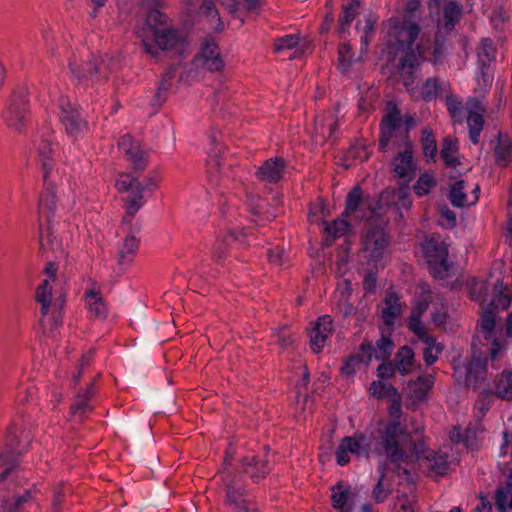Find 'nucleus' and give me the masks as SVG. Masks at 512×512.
Wrapping results in <instances>:
<instances>
[{"mask_svg":"<svg viewBox=\"0 0 512 512\" xmlns=\"http://www.w3.org/2000/svg\"><path fill=\"white\" fill-rule=\"evenodd\" d=\"M404 428L397 421L379 422L365 432L344 437L336 450V461L340 466L349 463V453L357 458L385 457L393 464L408 460L409 455L401 445Z\"/></svg>","mask_w":512,"mask_h":512,"instance_id":"1","label":"nucleus"},{"mask_svg":"<svg viewBox=\"0 0 512 512\" xmlns=\"http://www.w3.org/2000/svg\"><path fill=\"white\" fill-rule=\"evenodd\" d=\"M31 439L17 425L9 427L5 440L6 451L0 453V465L6 466L0 474V490L10 491V487L21 485L23 471L16 466L15 456L26 451Z\"/></svg>","mask_w":512,"mask_h":512,"instance_id":"2","label":"nucleus"},{"mask_svg":"<svg viewBox=\"0 0 512 512\" xmlns=\"http://www.w3.org/2000/svg\"><path fill=\"white\" fill-rule=\"evenodd\" d=\"M423 61V52L409 53L407 57H402L398 64L403 85L411 97L418 101L420 99L430 102L441 92L442 84L436 77L426 79L420 90L413 86L414 70Z\"/></svg>","mask_w":512,"mask_h":512,"instance_id":"3","label":"nucleus"},{"mask_svg":"<svg viewBox=\"0 0 512 512\" xmlns=\"http://www.w3.org/2000/svg\"><path fill=\"white\" fill-rule=\"evenodd\" d=\"M420 33V27L418 24L402 20L394 21L391 23L388 29V42L389 45L394 47L396 51H403L407 57L409 53L423 52V60L425 59L426 46L423 42H420L413 47L414 42L418 38Z\"/></svg>","mask_w":512,"mask_h":512,"instance_id":"4","label":"nucleus"},{"mask_svg":"<svg viewBox=\"0 0 512 512\" xmlns=\"http://www.w3.org/2000/svg\"><path fill=\"white\" fill-rule=\"evenodd\" d=\"M69 68L75 84L83 88L105 81L111 72L110 59L107 56L90 55L89 60L82 66H79L75 60H71Z\"/></svg>","mask_w":512,"mask_h":512,"instance_id":"5","label":"nucleus"},{"mask_svg":"<svg viewBox=\"0 0 512 512\" xmlns=\"http://www.w3.org/2000/svg\"><path fill=\"white\" fill-rule=\"evenodd\" d=\"M469 293L472 299L480 301L482 305L492 308L506 310L512 301V295L501 280L493 284L492 292L489 293L488 282L473 279L469 284Z\"/></svg>","mask_w":512,"mask_h":512,"instance_id":"6","label":"nucleus"},{"mask_svg":"<svg viewBox=\"0 0 512 512\" xmlns=\"http://www.w3.org/2000/svg\"><path fill=\"white\" fill-rule=\"evenodd\" d=\"M225 487V503L234 512H258V508L250 498L241 476L230 472H223Z\"/></svg>","mask_w":512,"mask_h":512,"instance_id":"7","label":"nucleus"},{"mask_svg":"<svg viewBox=\"0 0 512 512\" xmlns=\"http://www.w3.org/2000/svg\"><path fill=\"white\" fill-rule=\"evenodd\" d=\"M116 188L120 192L129 193L126 197V213L123 216L122 224L128 225L132 222L135 214L145 204L143 184L129 174L121 175L116 181Z\"/></svg>","mask_w":512,"mask_h":512,"instance_id":"8","label":"nucleus"},{"mask_svg":"<svg viewBox=\"0 0 512 512\" xmlns=\"http://www.w3.org/2000/svg\"><path fill=\"white\" fill-rule=\"evenodd\" d=\"M30 110L27 95L23 91H14L2 112L6 126L15 132H22L29 120Z\"/></svg>","mask_w":512,"mask_h":512,"instance_id":"9","label":"nucleus"},{"mask_svg":"<svg viewBox=\"0 0 512 512\" xmlns=\"http://www.w3.org/2000/svg\"><path fill=\"white\" fill-rule=\"evenodd\" d=\"M59 108L60 121L68 135L78 137L88 129V122L80 107L72 104L67 97L59 98Z\"/></svg>","mask_w":512,"mask_h":512,"instance_id":"10","label":"nucleus"},{"mask_svg":"<svg viewBox=\"0 0 512 512\" xmlns=\"http://www.w3.org/2000/svg\"><path fill=\"white\" fill-rule=\"evenodd\" d=\"M47 163L44 164V191L39 199V215L44 218L47 224H53L55 218H61L60 209L57 206L56 195L54 187L56 184V178L58 176L51 177Z\"/></svg>","mask_w":512,"mask_h":512,"instance_id":"11","label":"nucleus"},{"mask_svg":"<svg viewBox=\"0 0 512 512\" xmlns=\"http://www.w3.org/2000/svg\"><path fill=\"white\" fill-rule=\"evenodd\" d=\"M425 255L433 277L444 279L448 277L451 265L448 262V249L445 243L434 240L425 244Z\"/></svg>","mask_w":512,"mask_h":512,"instance_id":"12","label":"nucleus"},{"mask_svg":"<svg viewBox=\"0 0 512 512\" xmlns=\"http://www.w3.org/2000/svg\"><path fill=\"white\" fill-rule=\"evenodd\" d=\"M35 487L0 498V512H34L39 509Z\"/></svg>","mask_w":512,"mask_h":512,"instance_id":"13","label":"nucleus"},{"mask_svg":"<svg viewBox=\"0 0 512 512\" xmlns=\"http://www.w3.org/2000/svg\"><path fill=\"white\" fill-rule=\"evenodd\" d=\"M119 148L127 157L134 172L140 173L146 169L149 162V153L130 135H124L120 138Z\"/></svg>","mask_w":512,"mask_h":512,"instance_id":"14","label":"nucleus"},{"mask_svg":"<svg viewBox=\"0 0 512 512\" xmlns=\"http://www.w3.org/2000/svg\"><path fill=\"white\" fill-rule=\"evenodd\" d=\"M402 117L396 105H389V111L380 123L379 149L386 152L394 132L401 126Z\"/></svg>","mask_w":512,"mask_h":512,"instance_id":"15","label":"nucleus"},{"mask_svg":"<svg viewBox=\"0 0 512 512\" xmlns=\"http://www.w3.org/2000/svg\"><path fill=\"white\" fill-rule=\"evenodd\" d=\"M196 66L211 72L221 71L224 67V61L221 57L218 45L211 41H206L199 54L195 56Z\"/></svg>","mask_w":512,"mask_h":512,"instance_id":"16","label":"nucleus"},{"mask_svg":"<svg viewBox=\"0 0 512 512\" xmlns=\"http://www.w3.org/2000/svg\"><path fill=\"white\" fill-rule=\"evenodd\" d=\"M138 232L139 228H131L118 246L117 262L121 272H124L131 265L136 256L139 246V239L136 236Z\"/></svg>","mask_w":512,"mask_h":512,"instance_id":"17","label":"nucleus"},{"mask_svg":"<svg viewBox=\"0 0 512 512\" xmlns=\"http://www.w3.org/2000/svg\"><path fill=\"white\" fill-rule=\"evenodd\" d=\"M286 167L287 162L283 158H270L258 167L255 175L261 182L275 184L283 178Z\"/></svg>","mask_w":512,"mask_h":512,"instance_id":"18","label":"nucleus"},{"mask_svg":"<svg viewBox=\"0 0 512 512\" xmlns=\"http://www.w3.org/2000/svg\"><path fill=\"white\" fill-rule=\"evenodd\" d=\"M393 166V171L397 177L406 181L415 177L416 167L413 162V150L410 142L405 143L404 151L399 152L394 157Z\"/></svg>","mask_w":512,"mask_h":512,"instance_id":"19","label":"nucleus"},{"mask_svg":"<svg viewBox=\"0 0 512 512\" xmlns=\"http://www.w3.org/2000/svg\"><path fill=\"white\" fill-rule=\"evenodd\" d=\"M332 331L333 323L329 315H323L317 319L309 334L311 349L315 353H319L323 349Z\"/></svg>","mask_w":512,"mask_h":512,"instance_id":"20","label":"nucleus"},{"mask_svg":"<svg viewBox=\"0 0 512 512\" xmlns=\"http://www.w3.org/2000/svg\"><path fill=\"white\" fill-rule=\"evenodd\" d=\"M388 244L387 235L380 230H370L364 238V250L369 252L371 260L375 263L383 258Z\"/></svg>","mask_w":512,"mask_h":512,"instance_id":"21","label":"nucleus"},{"mask_svg":"<svg viewBox=\"0 0 512 512\" xmlns=\"http://www.w3.org/2000/svg\"><path fill=\"white\" fill-rule=\"evenodd\" d=\"M241 469L253 482L265 478L271 471L269 461L257 455H247L241 459Z\"/></svg>","mask_w":512,"mask_h":512,"instance_id":"22","label":"nucleus"},{"mask_svg":"<svg viewBox=\"0 0 512 512\" xmlns=\"http://www.w3.org/2000/svg\"><path fill=\"white\" fill-rule=\"evenodd\" d=\"M39 244L41 254L47 259L59 258L65 253L62 242L55 235L53 224H47L46 230L41 231Z\"/></svg>","mask_w":512,"mask_h":512,"instance_id":"23","label":"nucleus"},{"mask_svg":"<svg viewBox=\"0 0 512 512\" xmlns=\"http://www.w3.org/2000/svg\"><path fill=\"white\" fill-rule=\"evenodd\" d=\"M220 4L227 9V11L231 14L237 12L238 9V1L237 0H218ZM200 12L211 19L214 23V29L217 31H221L224 28V24L219 17V12L215 6L214 0H203V3L200 7Z\"/></svg>","mask_w":512,"mask_h":512,"instance_id":"24","label":"nucleus"},{"mask_svg":"<svg viewBox=\"0 0 512 512\" xmlns=\"http://www.w3.org/2000/svg\"><path fill=\"white\" fill-rule=\"evenodd\" d=\"M51 295H52V287L48 279H45L41 282V284L37 287L35 293V300L41 305V314L42 316H46L52 308L53 314L55 315V324L58 321H61L60 314L62 309V304L54 303L51 305Z\"/></svg>","mask_w":512,"mask_h":512,"instance_id":"25","label":"nucleus"},{"mask_svg":"<svg viewBox=\"0 0 512 512\" xmlns=\"http://www.w3.org/2000/svg\"><path fill=\"white\" fill-rule=\"evenodd\" d=\"M495 162L498 166L505 167L512 159V140L507 134L498 132L491 141Z\"/></svg>","mask_w":512,"mask_h":512,"instance_id":"26","label":"nucleus"},{"mask_svg":"<svg viewBox=\"0 0 512 512\" xmlns=\"http://www.w3.org/2000/svg\"><path fill=\"white\" fill-rule=\"evenodd\" d=\"M462 7L455 1H449L442 8V17L438 20V29L445 33L451 32L460 21Z\"/></svg>","mask_w":512,"mask_h":512,"instance_id":"27","label":"nucleus"},{"mask_svg":"<svg viewBox=\"0 0 512 512\" xmlns=\"http://www.w3.org/2000/svg\"><path fill=\"white\" fill-rule=\"evenodd\" d=\"M487 359L477 355L476 351L473 352L472 358L469 363L464 367L465 379L464 383L467 386H475L486 373Z\"/></svg>","mask_w":512,"mask_h":512,"instance_id":"28","label":"nucleus"},{"mask_svg":"<svg viewBox=\"0 0 512 512\" xmlns=\"http://www.w3.org/2000/svg\"><path fill=\"white\" fill-rule=\"evenodd\" d=\"M153 37L160 50H173L181 43V37L174 29L166 27H153Z\"/></svg>","mask_w":512,"mask_h":512,"instance_id":"29","label":"nucleus"},{"mask_svg":"<svg viewBox=\"0 0 512 512\" xmlns=\"http://www.w3.org/2000/svg\"><path fill=\"white\" fill-rule=\"evenodd\" d=\"M359 9V0H348L342 5V12L338 16V33L342 38H344L345 34L349 30L351 23L359 14Z\"/></svg>","mask_w":512,"mask_h":512,"instance_id":"30","label":"nucleus"},{"mask_svg":"<svg viewBox=\"0 0 512 512\" xmlns=\"http://www.w3.org/2000/svg\"><path fill=\"white\" fill-rule=\"evenodd\" d=\"M245 245V235L234 230L229 231L222 239L218 240L213 249V258L220 261L224 258L227 247Z\"/></svg>","mask_w":512,"mask_h":512,"instance_id":"31","label":"nucleus"},{"mask_svg":"<svg viewBox=\"0 0 512 512\" xmlns=\"http://www.w3.org/2000/svg\"><path fill=\"white\" fill-rule=\"evenodd\" d=\"M401 314V303L396 292L389 290L384 299V307L382 308L381 317L383 322L391 326Z\"/></svg>","mask_w":512,"mask_h":512,"instance_id":"32","label":"nucleus"},{"mask_svg":"<svg viewBox=\"0 0 512 512\" xmlns=\"http://www.w3.org/2000/svg\"><path fill=\"white\" fill-rule=\"evenodd\" d=\"M434 382V377L431 374L420 375L416 380L409 381L407 385L409 397L417 401L423 400L434 385Z\"/></svg>","mask_w":512,"mask_h":512,"instance_id":"33","label":"nucleus"},{"mask_svg":"<svg viewBox=\"0 0 512 512\" xmlns=\"http://www.w3.org/2000/svg\"><path fill=\"white\" fill-rule=\"evenodd\" d=\"M478 110H469L467 116V125L469 128V138L473 144H477L484 125L483 109L476 103Z\"/></svg>","mask_w":512,"mask_h":512,"instance_id":"34","label":"nucleus"},{"mask_svg":"<svg viewBox=\"0 0 512 512\" xmlns=\"http://www.w3.org/2000/svg\"><path fill=\"white\" fill-rule=\"evenodd\" d=\"M85 295L90 315L95 318H104L107 314V307L100 292L91 289Z\"/></svg>","mask_w":512,"mask_h":512,"instance_id":"35","label":"nucleus"},{"mask_svg":"<svg viewBox=\"0 0 512 512\" xmlns=\"http://www.w3.org/2000/svg\"><path fill=\"white\" fill-rule=\"evenodd\" d=\"M395 191H383L380 193L377 199H365V205L371 211L372 215L380 217L385 212V206L395 204V201L391 199V195H394Z\"/></svg>","mask_w":512,"mask_h":512,"instance_id":"36","label":"nucleus"},{"mask_svg":"<svg viewBox=\"0 0 512 512\" xmlns=\"http://www.w3.org/2000/svg\"><path fill=\"white\" fill-rule=\"evenodd\" d=\"M414 365V352L412 348L405 345L402 346L395 357V366L397 368V371L400 372L402 375L409 374Z\"/></svg>","mask_w":512,"mask_h":512,"instance_id":"37","label":"nucleus"},{"mask_svg":"<svg viewBox=\"0 0 512 512\" xmlns=\"http://www.w3.org/2000/svg\"><path fill=\"white\" fill-rule=\"evenodd\" d=\"M92 411L93 406L91 404V399L78 393L70 408V414L72 419L74 421L81 422Z\"/></svg>","mask_w":512,"mask_h":512,"instance_id":"38","label":"nucleus"},{"mask_svg":"<svg viewBox=\"0 0 512 512\" xmlns=\"http://www.w3.org/2000/svg\"><path fill=\"white\" fill-rule=\"evenodd\" d=\"M457 151L458 145L456 140L449 137L443 140L440 156L447 167L455 168L460 164L459 159L455 156Z\"/></svg>","mask_w":512,"mask_h":512,"instance_id":"39","label":"nucleus"},{"mask_svg":"<svg viewBox=\"0 0 512 512\" xmlns=\"http://www.w3.org/2000/svg\"><path fill=\"white\" fill-rule=\"evenodd\" d=\"M174 78V72L168 71L164 74L161 81L158 84L155 95L152 99V105L160 107L168 97V92L172 86V81Z\"/></svg>","mask_w":512,"mask_h":512,"instance_id":"40","label":"nucleus"},{"mask_svg":"<svg viewBox=\"0 0 512 512\" xmlns=\"http://www.w3.org/2000/svg\"><path fill=\"white\" fill-rule=\"evenodd\" d=\"M332 491L331 501L333 508L340 512H352V506L347 503L349 490L344 489V486L341 483H338L333 487Z\"/></svg>","mask_w":512,"mask_h":512,"instance_id":"41","label":"nucleus"},{"mask_svg":"<svg viewBox=\"0 0 512 512\" xmlns=\"http://www.w3.org/2000/svg\"><path fill=\"white\" fill-rule=\"evenodd\" d=\"M38 151H39V157H40V161H41L42 171L44 172V164L47 163L51 177L59 176L58 170L54 171V168H53V159H52L51 155L53 154L54 150H53V144H52L51 140L42 139L41 142L39 143Z\"/></svg>","mask_w":512,"mask_h":512,"instance_id":"42","label":"nucleus"},{"mask_svg":"<svg viewBox=\"0 0 512 512\" xmlns=\"http://www.w3.org/2000/svg\"><path fill=\"white\" fill-rule=\"evenodd\" d=\"M495 506L498 512H509L512 510V487L506 485L498 487L495 491Z\"/></svg>","mask_w":512,"mask_h":512,"instance_id":"43","label":"nucleus"},{"mask_svg":"<svg viewBox=\"0 0 512 512\" xmlns=\"http://www.w3.org/2000/svg\"><path fill=\"white\" fill-rule=\"evenodd\" d=\"M478 64H492L496 59V49L493 41L484 38L480 41L477 48Z\"/></svg>","mask_w":512,"mask_h":512,"instance_id":"44","label":"nucleus"},{"mask_svg":"<svg viewBox=\"0 0 512 512\" xmlns=\"http://www.w3.org/2000/svg\"><path fill=\"white\" fill-rule=\"evenodd\" d=\"M421 145L423 154L427 161H435V157L437 154V143L433 131L431 129L425 128L422 130Z\"/></svg>","mask_w":512,"mask_h":512,"instance_id":"45","label":"nucleus"},{"mask_svg":"<svg viewBox=\"0 0 512 512\" xmlns=\"http://www.w3.org/2000/svg\"><path fill=\"white\" fill-rule=\"evenodd\" d=\"M361 204L365 205V199L361 187L357 185L346 196L345 211L342 216H348L357 211Z\"/></svg>","mask_w":512,"mask_h":512,"instance_id":"46","label":"nucleus"},{"mask_svg":"<svg viewBox=\"0 0 512 512\" xmlns=\"http://www.w3.org/2000/svg\"><path fill=\"white\" fill-rule=\"evenodd\" d=\"M496 394L502 399H512V371L503 372L495 384Z\"/></svg>","mask_w":512,"mask_h":512,"instance_id":"47","label":"nucleus"},{"mask_svg":"<svg viewBox=\"0 0 512 512\" xmlns=\"http://www.w3.org/2000/svg\"><path fill=\"white\" fill-rule=\"evenodd\" d=\"M72 490L70 485L65 483H59L53 488L52 496V512H61L64 505V498L66 495L71 494Z\"/></svg>","mask_w":512,"mask_h":512,"instance_id":"48","label":"nucleus"},{"mask_svg":"<svg viewBox=\"0 0 512 512\" xmlns=\"http://www.w3.org/2000/svg\"><path fill=\"white\" fill-rule=\"evenodd\" d=\"M437 182L434 176L430 173H423L419 176L418 180L413 186V189L417 196L423 197L431 191L432 188L436 186Z\"/></svg>","mask_w":512,"mask_h":512,"instance_id":"49","label":"nucleus"},{"mask_svg":"<svg viewBox=\"0 0 512 512\" xmlns=\"http://www.w3.org/2000/svg\"><path fill=\"white\" fill-rule=\"evenodd\" d=\"M430 339L432 341H422L426 344V348L424 349L423 355L424 360L427 365L434 364L438 358L439 355L442 353L444 347L441 343H438L436 339L432 336H430Z\"/></svg>","mask_w":512,"mask_h":512,"instance_id":"50","label":"nucleus"},{"mask_svg":"<svg viewBox=\"0 0 512 512\" xmlns=\"http://www.w3.org/2000/svg\"><path fill=\"white\" fill-rule=\"evenodd\" d=\"M425 458L429 461V469L437 475H443L448 469L447 456L429 451Z\"/></svg>","mask_w":512,"mask_h":512,"instance_id":"51","label":"nucleus"},{"mask_svg":"<svg viewBox=\"0 0 512 512\" xmlns=\"http://www.w3.org/2000/svg\"><path fill=\"white\" fill-rule=\"evenodd\" d=\"M374 358L378 360L388 359L394 348L393 341L389 337L382 336L377 340L376 346L374 347Z\"/></svg>","mask_w":512,"mask_h":512,"instance_id":"52","label":"nucleus"},{"mask_svg":"<svg viewBox=\"0 0 512 512\" xmlns=\"http://www.w3.org/2000/svg\"><path fill=\"white\" fill-rule=\"evenodd\" d=\"M449 199L451 204L458 208L464 207L467 204L463 180L456 181L451 186Z\"/></svg>","mask_w":512,"mask_h":512,"instance_id":"53","label":"nucleus"},{"mask_svg":"<svg viewBox=\"0 0 512 512\" xmlns=\"http://www.w3.org/2000/svg\"><path fill=\"white\" fill-rule=\"evenodd\" d=\"M343 217L325 223V231L333 239L343 236L348 230L349 224Z\"/></svg>","mask_w":512,"mask_h":512,"instance_id":"54","label":"nucleus"},{"mask_svg":"<svg viewBox=\"0 0 512 512\" xmlns=\"http://www.w3.org/2000/svg\"><path fill=\"white\" fill-rule=\"evenodd\" d=\"M353 63V55L351 46L348 43H343L338 49V65L344 72L348 71Z\"/></svg>","mask_w":512,"mask_h":512,"instance_id":"55","label":"nucleus"},{"mask_svg":"<svg viewBox=\"0 0 512 512\" xmlns=\"http://www.w3.org/2000/svg\"><path fill=\"white\" fill-rule=\"evenodd\" d=\"M499 308H492L486 306L485 313L482 316L481 327L487 333L485 339L490 340L492 338V333L495 328V316L494 311Z\"/></svg>","mask_w":512,"mask_h":512,"instance_id":"56","label":"nucleus"},{"mask_svg":"<svg viewBox=\"0 0 512 512\" xmlns=\"http://www.w3.org/2000/svg\"><path fill=\"white\" fill-rule=\"evenodd\" d=\"M408 328L417 335L420 341H432L430 335H428L423 327L421 317L417 315H410L408 322Z\"/></svg>","mask_w":512,"mask_h":512,"instance_id":"57","label":"nucleus"},{"mask_svg":"<svg viewBox=\"0 0 512 512\" xmlns=\"http://www.w3.org/2000/svg\"><path fill=\"white\" fill-rule=\"evenodd\" d=\"M370 391L373 396L378 398L390 397L396 393V389L391 384L382 381L372 382Z\"/></svg>","mask_w":512,"mask_h":512,"instance_id":"58","label":"nucleus"},{"mask_svg":"<svg viewBox=\"0 0 512 512\" xmlns=\"http://www.w3.org/2000/svg\"><path fill=\"white\" fill-rule=\"evenodd\" d=\"M446 106H447V110H448L449 114L451 115V117L453 118V120L460 122L463 117L462 102L454 96H449L446 99Z\"/></svg>","mask_w":512,"mask_h":512,"instance_id":"59","label":"nucleus"},{"mask_svg":"<svg viewBox=\"0 0 512 512\" xmlns=\"http://www.w3.org/2000/svg\"><path fill=\"white\" fill-rule=\"evenodd\" d=\"M477 81L480 86L489 87L493 81L491 64H478Z\"/></svg>","mask_w":512,"mask_h":512,"instance_id":"60","label":"nucleus"},{"mask_svg":"<svg viewBox=\"0 0 512 512\" xmlns=\"http://www.w3.org/2000/svg\"><path fill=\"white\" fill-rule=\"evenodd\" d=\"M299 42L298 36L294 34H289L284 37H281L275 42V51L280 52L285 49H292L297 46Z\"/></svg>","mask_w":512,"mask_h":512,"instance_id":"61","label":"nucleus"},{"mask_svg":"<svg viewBox=\"0 0 512 512\" xmlns=\"http://www.w3.org/2000/svg\"><path fill=\"white\" fill-rule=\"evenodd\" d=\"M354 356L359 357V363H364L368 365L372 358H374V348L373 346L368 342H363L360 345V350L357 354H354Z\"/></svg>","mask_w":512,"mask_h":512,"instance_id":"62","label":"nucleus"},{"mask_svg":"<svg viewBox=\"0 0 512 512\" xmlns=\"http://www.w3.org/2000/svg\"><path fill=\"white\" fill-rule=\"evenodd\" d=\"M384 474H382L373 489V499L376 503L384 502L390 495V490L383 487Z\"/></svg>","mask_w":512,"mask_h":512,"instance_id":"63","label":"nucleus"},{"mask_svg":"<svg viewBox=\"0 0 512 512\" xmlns=\"http://www.w3.org/2000/svg\"><path fill=\"white\" fill-rule=\"evenodd\" d=\"M338 309L345 318L355 314L356 311V308L349 302V300H347V296L344 293L339 295Z\"/></svg>","mask_w":512,"mask_h":512,"instance_id":"64","label":"nucleus"}]
</instances>
